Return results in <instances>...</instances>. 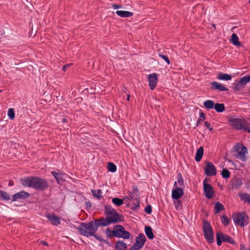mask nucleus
<instances>
[{"mask_svg": "<svg viewBox=\"0 0 250 250\" xmlns=\"http://www.w3.org/2000/svg\"><path fill=\"white\" fill-rule=\"evenodd\" d=\"M116 210L115 209L113 208L112 206L110 205L106 204L104 206V214L105 215H107V212H113Z\"/></svg>", "mask_w": 250, "mask_h": 250, "instance_id": "37998d69", "label": "nucleus"}, {"mask_svg": "<svg viewBox=\"0 0 250 250\" xmlns=\"http://www.w3.org/2000/svg\"><path fill=\"white\" fill-rule=\"evenodd\" d=\"M70 64H65L62 67V69L64 71H65L67 68V67L70 66Z\"/></svg>", "mask_w": 250, "mask_h": 250, "instance_id": "13d9d810", "label": "nucleus"}, {"mask_svg": "<svg viewBox=\"0 0 250 250\" xmlns=\"http://www.w3.org/2000/svg\"><path fill=\"white\" fill-rule=\"evenodd\" d=\"M230 41L235 46H240L241 42L239 41V38L235 33H233L231 36Z\"/></svg>", "mask_w": 250, "mask_h": 250, "instance_id": "bb28decb", "label": "nucleus"}, {"mask_svg": "<svg viewBox=\"0 0 250 250\" xmlns=\"http://www.w3.org/2000/svg\"><path fill=\"white\" fill-rule=\"evenodd\" d=\"M115 250H127V244L123 241L118 240L115 244Z\"/></svg>", "mask_w": 250, "mask_h": 250, "instance_id": "6ab92c4d", "label": "nucleus"}, {"mask_svg": "<svg viewBox=\"0 0 250 250\" xmlns=\"http://www.w3.org/2000/svg\"><path fill=\"white\" fill-rule=\"evenodd\" d=\"M233 221L235 224L244 227L249 224V216L245 212H242L236 214L233 217Z\"/></svg>", "mask_w": 250, "mask_h": 250, "instance_id": "0eeeda50", "label": "nucleus"}, {"mask_svg": "<svg viewBox=\"0 0 250 250\" xmlns=\"http://www.w3.org/2000/svg\"><path fill=\"white\" fill-rule=\"evenodd\" d=\"M140 199H138V198H135V201L137 202V203H133L134 206L131 208V209L135 211L137 210L140 208Z\"/></svg>", "mask_w": 250, "mask_h": 250, "instance_id": "c03bdc74", "label": "nucleus"}, {"mask_svg": "<svg viewBox=\"0 0 250 250\" xmlns=\"http://www.w3.org/2000/svg\"><path fill=\"white\" fill-rule=\"evenodd\" d=\"M230 125L234 128L243 130L250 133V123L246 120L230 118L229 120Z\"/></svg>", "mask_w": 250, "mask_h": 250, "instance_id": "20e7f679", "label": "nucleus"}, {"mask_svg": "<svg viewBox=\"0 0 250 250\" xmlns=\"http://www.w3.org/2000/svg\"><path fill=\"white\" fill-rule=\"evenodd\" d=\"M234 151L237 152V154L235 157L240 159L242 161H246L247 157L246 154L248 153L247 147L244 145L240 143H237L233 147Z\"/></svg>", "mask_w": 250, "mask_h": 250, "instance_id": "423d86ee", "label": "nucleus"}, {"mask_svg": "<svg viewBox=\"0 0 250 250\" xmlns=\"http://www.w3.org/2000/svg\"><path fill=\"white\" fill-rule=\"evenodd\" d=\"M105 234L108 238L114 237V233L113 229L111 230L110 228H107L105 230Z\"/></svg>", "mask_w": 250, "mask_h": 250, "instance_id": "a18cd8bd", "label": "nucleus"}, {"mask_svg": "<svg viewBox=\"0 0 250 250\" xmlns=\"http://www.w3.org/2000/svg\"><path fill=\"white\" fill-rule=\"evenodd\" d=\"M210 84L211 90H217L219 91H228L229 90L228 88L216 81L212 82Z\"/></svg>", "mask_w": 250, "mask_h": 250, "instance_id": "dca6fc26", "label": "nucleus"}, {"mask_svg": "<svg viewBox=\"0 0 250 250\" xmlns=\"http://www.w3.org/2000/svg\"><path fill=\"white\" fill-rule=\"evenodd\" d=\"M206 167L204 168L205 174L208 176H212L216 175L217 170L214 165L210 162L205 161Z\"/></svg>", "mask_w": 250, "mask_h": 250, "instance_id": "1a4fd4ad", "label": "nucleus"}, {"mask_svg": "<svg viewBox=\"0 0 250 250\" xmlns=\"http://www.w3.org/2000/svg\"><path fill=\"white\" fill-rule=\"evenodd\" d=\"M145 232L148 239L152 240L154 238V235L153 233V229L150 226H146L145 227Z\"/></svg>", "mask_w": 250, "mask_h": 250, "instance_id": "412c9836", "label": "nucleus"}, {"mask_svg": "<svg viewBox=\"0 0 250 250\" xmlns=\"http://www.w3.org/2000/svg\"><path fill=\"white\" fill-rule=\"evenodd\" d=\"M203 231H207L213 230L210 223L206 220H203Z\"/></svg>", "mask_w": 250, "mask_h": 250, "instance_id": "c85d7f7f", "label": "nucleus"}, {"mask_svg": "<svg viewBox=\"0 0 250 250\" xmlns=\"http://www.w3.org/2000/svg\"><path fill=\"white\" fill-rule=\"evenodd\" d=\"M21 183L24 187L31 188L38 191H44L49 188L48 181L39 176L25 177L21 179Z\"/></svg>", "mask_w": 250, "mask_h": 250, "instance_id": "f257e3e1", "label": "nucleus"}, {"mask_svg": "<svg viewBox=\"0 0 250 250\" xmlns=\"http://www.w3.org/2000/svg\"><path fill=\"white\" fill-rule=\"evenodd\" d=\"M158 56L162 58L168 64L170 63V61L167 55L161 53H159Z\"/></svg>", "mask_w": 250, "mask_h": 250, "instance_id": "09e8293b", "label": "nucleus"}, {"mask_svg": "<svg viewBox=\"0 0 250 250\" xmlns=\"http://www.w3.org/2000/svg\"><path fill=\"white\" fill-rule=\"evenodd\" d=\"M203 233L205 238L208 243L212 244L214 242V235L213 230L203 232Z\"/></svg>", "mask_w": 250, "mask_h": 250, "instance_id": "a211bd4d", "label": "nucleus"}, {"mask_svg": "<svg viewBox=\"0 0 250 250\" xmlns=\"http://www.w3.org/2000/svg\"><path fill=\"white\" fill-rule=\"evenodd\" d=\"M249 82H250V75L245 76L240 79V83L243 84L244 86Z\"/></svg>", "mask_w": 250, "mask_h": 250, "instance_id": "58836bf2", "label": "nucleus"}, {"mask_svg": "<svg viewBox=\"0 0 250 250\" xmlns=\"http://www.w3.org/2000/svg\"><path fill=\"white\" fill-rule=\"evenodd\" d=\"M41 243L44 246H48V243L46 241H41Z\"/></svg>", "mask_w": 250, "mask_h": 250, "instance_id": "680f3d73", "label": "nucleus"}, {"mask_svg": "<svg viewBox=\"0 0 250 250\" xmlns=\"http://www.w3.org/2000/svg\"><path fill=\"white\" fill-rule=\"evenodd\" d=\"M177 178V181L175 182L174 184V187H177V184H178L180 187H184V180L181 173L179 172L178 173Z\"/></svg>", "mask_w": 250, "mask_h": 250, "instance_id": "393cba45", "label": "nucleus"}, {"mask_svg": "<svg viewBox=\"0 0 250 250\" xmlns=\"http://www.w3.org/2000/svg\"><path fill=\"white\" fill-rule=\"evenodd\" d=\"M130 233L129 231L126 230L125 228L123 227L120 234V238L125 239H128L130 238Z\"/></svg>", "mask_w": 250, "mask_h": 250, "instance_id": "473e14b6", "label": "nucleus"}, {"mask_svg": "<svg viewBox=\"0 0 250 250\" xmlns=\"http://www.w3.org/2000/svg\"><path fill=\"white\" fill-rule=\"evenodd\" d=\"M203 190L205 196L208 199H212L214 194L213 187L209 184H204Z\"/></svg>", "mask_w": 250, "mask_h": 250, "instance_id": "9d476101", "label": "nucleus"}, {"mask_svg": "<svg viewBox=\"0 0 250 250\" xmlns=\"http://www.w3.org/2000/svg\"><path fill=\"white\" fill-rule=\"evenodd\" d=\"M123 228V226L120 225H117L113 227L114 237L120 238V234Z\"/></svg>", "mask_w": 250, "mask_h": 250, "instance_id": "a878e982", "label": "nucleus"}, {"mask_svg": "<svg viewBox=\"0 0 250 250\" xmlns=\"http://www.w3.org/2000/svg\"><path fill=\"white\" fill-rule=\"evenodd\" d=\"M240 200L250 204V194L247 193H240L239 195Z\"/></svg>", "mask_w": 250, "mask_h": 250, "instance_id": "2f4dec72", "label": "nucleus"}, {"mask_svg": "<svg viewBox=\"0 0 250 250\" xmlns=\"http://www.w3.org/2000/svg\"><path fill=\"white\" fill-rule=\"evenodd\" d=\"M184 194V189L183 188L175 187L173 189L171 193V197L174 200H179Z\"/></svg>", "mask_w": 250, "mask_h": 250, "instance_id": "9b49d317", "label": "nucleus"}, {"mask_svg": "<svg viewBox=\"0 0 250 250\" xmlns=\"http://www.w3.org/2000/svg\"><path fill=\"white\" fill-rule=\"evenodd\" d=\"M210 182V180L209 179H208V178H206L204 181H203V185H204V184H208L207 182Z\"/></svg>", "mask_w": 250, "mask_h": 250, "instance_id": "4d7b16f0", "label": "nucleus"}, {"mask_svg": "<svg viewBox=\"0 0 250 250\" xmlns=\"http://www.w3.org/2000/svg\"><path fill=\"white\" fill-rule=\"evenodd\" d=\"M91 236H93L95 239L99 240L100 242H106V240L104 239L100 235L96 234V232H94Z\"/></svg>", "mask_w": 250, "mask_h": 250, "instance_id": "49530a36", "label": "nucleus"}, {"mask_svg": "<svg viewBox=\"0 0 250 250\" xmlns=\"http://www.w3.org/2000/svg\"><path fill=\"white\" fill-rule=\"evenodd\" d=\"M204 125L210 131L213 130V128L211 126V124L208 122H205Z\"/></svg>", "mask_w": 250, "mask_h": 250, "instance_id": "3c124183", "label": "nucleus"}, {"mask_svg": "<svg viewBox=\"0 0 250 250\" xmlns=\"http://www.w3.org/2000/svg\"><path fill=\"white\" fill-rule=\"evenodd\" d=\"M14 185V182L12 180L9 181V184H8V186L11 187Z\"/></svg>", "mask_w": 250, "mask_h": 250, "instance_id": "052dcab7", "label": "nucleus"}, {"mask_svg": "<svg viewBox=\"0 0 250 250\" xmlns=\"http://www.w3.org/2000/svg\"><path fill=\"white\" fill-rule=\"evenodd\" d=\"M91 192L92 193L93 196L94 197H96L97 199L101 200L103 198V196L102 195V191L101 189H91Z\"/></svg>", "mask_w": 250, "mask_h": 250, "instance_id": "72a5a7b5", "label": "nucleus"}, {"mask_svg": "<svg viewBox=\"0 0 250 250\" xmlns=\"http://www.w3.org/2000/svg\"><path fill=\"white\" fill-rule=\"evenodd\" d=\"M15 111L13 108H9L8 111V116L10 119L13 120L15 118Z\"/></svg>", "mask_w": 250, "mask_h": 250, "instance_id": "de8ad7c7", "label": "nucleus"}, {"mask_svg": "<svg viewBox=\"0 0 250 250\" xmlns=\"http://www.w3.org/2000/svg\"><path fill=\"white\" fill-rule=\"evenodd\" d=\"M46 217L53 225L58 226L61 224L60 217L55 215L53 213L52 214L48 213L46 215Z\"/></svg>", "mask_w": 250, "mask_h": 250, "instance_id": "4468645a", "label": "nucleus"}, {"mask_svg": "<svg viewBox=\"0 0 250 250\" xmlns=\"http://www.w3.org/2000/svg\"><path fill=\"white\" fill-rule=\"evenodd\" d=\"M125 200V201H126V200H129L130 201V199H129V196H125L124 197V200Z\"/></svg>", "mask_w": 250, "mask_h": 250, "instance_id": "0e129e2a", "label": "nucleus"}, {"mask_svg": "<svg viewBox=\"0 0 250 250\" xmlns=\"http://www.w3.org/2000/svg\"><path fill=\"white\" fill-rule=\"evenodd\" d=\"M51 173L56 179L58 184L61 185L65 181L63 177L65 174L61 173L59 170L57 169V171H52Z\"/></svg>", "mask_w": 250, "mask_h": 250, "instance_id": "2eb2a0df", "label": "nucleus"}, {"mask_svg": "<svg viewBox=\"0 0 250 250\" xmlns=\"http://www.w3.org/2000/svg\"><path fill=\"white\" fill-rule=\"evenodd\" d=\"M146 238L143 233H140L135 238V243L128 249V250H140L144 246Z\"/></svg>", "mask_w": 250, "mask_h": 250, "instance_id": "6e6552de", "label": "nucleus"}, {"mask_svg": "<svg viewBox=\"0 0 250 250\" xmlns=\"http://www.w3.org/2000/svg\"><path fill=\"white\" fill-rule=\"evenodd\" d=\"M217 79L220 80L229 81L232 79V76L228 74L219 72L217 76Z\"/></svg>", "mask_w": 250, "mask_h": 250, "instance_id": "b1692460", "label": "nucleus"}, {"mask_svg": "<svg viewBox=\"0 0 250 250\" xmlns=\"http://www.w3.org/2000/svg\"><path fill=\"white\" fill-rule=\"evenodd\" d=\"M100 227H102L99 219H94L93 221L88 223L81 222L77 228L79 232L82 235L88 237L91 236L94 232H96Z\"/></svg>", "mask_w": 250, "mask_h": 250, "instance_id": "f03ea898", "label": "nucleus"}, {"mask_svg": "<svg viewBox=\"0 0 250 250\" xmlns=\"http://www.w3.org/2000/svg\"><path fill=\"white\" fill-rule=\"evenodd\" d=\"M10 199V195L6 191L0 190V200L8 201Z\"/></svg>", "mask_w": 250, "mask_h": 250, "instance_id": "f704fd0d", "label": "nucleus"}, {"mask_svg": "<svg viewBox=\"0 0 250 250\" xmlns=\"http://www.w3.org/2000/svg\"><path fill=\"white\" fill-rule=\"evenodd\" d=\"M107 170L109 172H115L117 170L116 166L112 162H108L107 167Z\"/></svg>", "mask_w": 250, "mask_h": 250, "instance_id": "e433bc0d", "label": "nucleus"}, {"mask_svg": "<svg viewBox=\"0 0 250 250\" xmlns=\"http://www.w3.org/2000/svg\"><path fill=\"white\" fill-rule=\"evenodd\" d=\"M105 218L101 217L99 218L102 227H106L112 224H115L123 222L124 217L122 214H119L117 210L113 212H107Z\"/></svg>", "mask_w": 250, "mask_h": 250, "instance_id": "7ed1b4c3", "label": "nucleus"}, {"mask_svg": "<svg viewBox=\"0 0 250 250\" xmlns=\"http://www.w3.org/2000/svg\"><path fill=\"white\" fill-rule=\"evenodd\" d=\"M86 209H89L91 208L92 205L90 201L85 202Z\"/></svg>", "mask_w": 250, "mask_h": 250, "instance_id": "5fc2aeb1", "label": "nucleus"}, {"mask_svg": "<svg viewBox=\"0 0 250 250\" xmlns=\"http://www.w3.org/2000/svg\"><path fill=\"white\" fill-rule=\"evenodd\" d=\"M204 155V148L203 146H200L196 151V155L195 156V160L196 162H200Z\"/></svg>", "mask_w": 250, "mask_h": 250, "instance_id": "aec40b11", "label": "nucleus"}, {"mask_svg": "<svg viewBox=\"0 0 250 250\" xmlns=\"http://www.w3.org/2000/svg\"><path fill=\"white\" fill-rule=\"evenodd\" d=\"M240 247H241V249H242L243 250H249V248H246L245 247V246L243 244H241Z\"/></svg>", "mask_w": 250, "mask_h": 250, "instance_id": "bf43d9fd", "label": "nucleus"}, {"mask_svg": "<svg viewBox=\"0 0 250 250\" xmlns=\"http://www.w3.org/2000/svg\"><path fill=\"white\" fill-rule=\"evenodd\" d=\"M214 109L218 113H221L225 110V106L224 104L216 103Z\"/></svg>", "mask_w": 250, "mask_h": 250, "instance_id": "7c9ffc66", "label": "nucleus"}, {"mask_svg": "<svg viewBox=\"0 0 250 250\" xmlns=\"http://www.w3.org/2000/svg\"><path fill=\"white\" fill-rule=\"evenodd\" d=\"M145 212H146L148 214H150L152 212V207L150 205H147L146 207L144 209Z\"/></svg>", "mask_w": 250, "mask_h": 250, "instance_id": "8fccbe9b", "label": "nucleus"}, {"mask_svg": "<svg viewBox=\"0 0 250 250\" xmlns=\"http://www.w3.org/2000/svg\"><path fill=\"white\" fill-rule=\"evenodd\" d=\"M126 204V206L127 207H129V205L130 204L129 202H127L126 203V201H125V203Z\"/></svg>", "mask_w": 250, "mask_h": 250, "instance_id": "774afa93", "label": "nucleus"}, {"mask_svg": "<svg viewBox=\"0 0 250 250\" xmlns=\"http://www.w3.org/2000/svg\"><path fill=\"white\" fill-rule=\"evenodd\" d=\"M215 104L214 102L211 100H208L203 103L204 106L207 110L214 109Z\"/></svg>", "mask_w": 250, "mask_h": 250, "instance_id": "5701e85b", "label": "nucleus"}, {"mask_svg": "<svg viewBox=\"0 0 250 250\" xmlns=\"http://www.w3.org/2000/svg\"><path fill=\"white\" fill-rule=\"evenodd\" d=\"M214 213H218L221 211L225 210V208L224 205L220 203L219 202H217L214 205Z\"/></svg>", "mask_w": 250, "mask_h": 250, "instance_id": "cd10ccee", "label": "nucleus"}, {"mask_svg": "<svg viewBox=\"0 0 250 250\" xmlns=\"http://www.w3.org/2000/svg\"><path fill=\"white\" fill-rule=\"evenodd\" d=\"M30 193L24 190H21L12 195L11 202H14L18 199H26L29 197Z\"/></svg>", "mask_w": 250, "mask_h": 250, "instance_id": "f8f14e48", "label": "nucleus"}, {"mask_svg": "<svg viewBox=\"0 0 250 250\" xmlns=\"http://www.w3.org/2000/svg\"><path fill=\"white\" fill-rule=\"evenodd\" d=\"M244 87L245 86L243 85V84L240 83V80H239L233 83L232 88L234 91L235 92H238Z\"/></svg>", "mask_w": 250, "mask_h": 250, "instance_id": "c756f323", "label": "nucleus"}, {"mask_svg": "<svg viewBox=\"0 0 250 250\" xmlns=\"http://www.w3.org/2000/svg\"><path fill=\"white\" fill-rule=\"evenodd\" d=\"M148 81L149 82V86L151 90H153L157 85L158 81V76L156 73H153L148 75Z\"/></svg>", "mask_w": 250, "mask_h": 250, "instance_id": "ddd939ff", "label": "nucleus"}, {"mask_svg": "<svg viewBox=\"0 0 250 250\" xmlns=\"http://www.w3.org/2000/svg\"><path fill=\"white\" fill-rule=\"evenodd\" d=\"M129 99H130V95L129 94H127V100L128 101H129Z\"/></svg>", "mask_w": 250, "mask_h": 250, "instance_id": "338daca9", "label": "nucleus"}, {"mask_svg": "<svg viewBox=\"0 0 250 250\" xmlns=\"http://www.w3.org/2000/svg\"><path fill=\"white\" fill-rule=\"evenodd\" d=\"M116 13L118 16L122 18L130 17L133 14V13L131 12L123 10H118L116 12Z\"/></svg>", "mask_w": 250, "mask_h": 250, "instance_id": "4be33fe9", "label": "nucleus"}, {"mask_svg": "<svg viewBox=\"0 0 250 250\" xmlns=\"http://www.w3.org/2000/svg\"><path fill=\"white\" fill-rule=\"evenodd\" d=\"M112 7L114 9H118V8H121V5H119V4H112Z\"/></svg>", "mask_w": 250, "mask_h": 250, "instance_id": "6e6d98bb", "label": "nucleus"}, {"mask_svg": "<svg viewBox=\"0 0 250 250\" xmlns=\"http://www.w3.org/2000/svg\"><path fill=\"white\" fill-rule=\"evenodd\" d=\"M216 239L217 245L218 246H220L223 242H228L233 245H235L236 244L232 237L227 234H224L221 231L216 232Z\"/></svg>", "mask_w": 250, "mask_h": 250, "instance_id": "39448f33", "label": "nucleus"}, {"mask_svg": "<svg viewBox=\"0 0 250 250\" xmlns=\"http://www.w3.org/2000/svg\"><path fill=\"white\" fill-rule=\"evenodd\" d=\"M132 191L131 192L136 196L135 198H138V199H140V194L138 187L133 186H132Z\"/></svg>", "mask_w": 250, "mask_h": 250, "instance_id": "79ce46f5", "label": "nucleus"}, {"mask_svg": "<svg viewBox=\"0 0 250 250\" xmlns=\"http://www.w3.org/2000/svg\"><path fill=\"white\" fill-rule=\"evenodd\" d=\"M104 243L107 244L109 246H112L111 244L110 243V242L109 241H107V240H106V242H104Z\"/></svg>", "mask_w": 250, "mask_h": 250, "instance_id": "69168bd1", "label": "nucleus"}, {"mask_svg": "<svg viewBox=\"0 0 250 250\" xmlns=\"http://www.w3.org/2000/svg\"><path fill=\"white\" fill-rule=\"evenodd\" d=\"M173 204H174V205L175 206V208H178L179 206L180 205H181L182 203H181V202L180 200H176V201H173Z\"/></svg>", "mask_w": 250, "mask_h": 250, "instance_id": "603ef678", "label": "nucleus"}, {"mask_svg": "<svg viewBox=\"0 0 250 250\" xmlns=\"http://www.w3.org/2000/svg\"><path fill=\"white\" fill-rule=\"evenodd\" d=\"M68 121L67 118H63L62 119V122L63 123H67Z\"/></svg>", "mask_w": 250, "mask_h": 250, "instance_id": "e2e57ef3", "label": "nucleus"}, {"mask_svg": "<svg viewBox=\"0 0 250 250\" xmlns=\"http://www.w3.org/2000/svg\"><path fill=\"white\" fill-rule=\"evenodd\" d=\"M221 222L225 226H228L229 224L230 220L225 215H223L221 217Z\"/></svg>", "mask_w": 250, "mask_h": 250, "instance_id": "a19ab883", "label": "nucleus"}, {"mask_svg": "<svg viewBox=\"0 0 250 250\" xmlns=\"http://www.w3.org/2000/svg\"><path fill=\"white\" fill-rule=\"evenodd\" d=\"M128 194L129 195L128 196H129L130 201H131V200H134L135 201V198L134 197L135 195H134L133 193H132L130 191H128Z\"/></svg>", "mask_w": 250, "mask_h": 250, "instance_id": "864d4df0", "label": "nucleus"}, {"mask_svg": "<svg viewBox=\"0 0 250 250\" xmlns=\"http://www.w3.org/2000/svg\"><path fill=\"white\" fill-rule=\"evenodd\" d=\"M112 202L115 206H116L117 207H120L124 204V199L117 198V197H114V198H112Z\"/></svg>", "mask_w": 250, "mask_h": 250, "instance_id": "c9c22d12", "label": "nucleus"}, {"mask_svg": "<svg viewBox=\"0 0 250 250\" xmlns=\"http://www.w3.org/2000/svg\"><path fill=\"white\" fill-rule=\"evenodd\" d=\"M221 174L223 178L228 179L230 176V172L227 168H223L221 171Z\"/></svg>", "mask_w": 250, "mask_h": 250, "instance_id": "ea45409f", "label": "nucleus"}, {"mask_svg": "<svg viewBox=\"0 0 250 250\" xmlns=\"http://www.w3.org/2000/svg\"><path fill=\"white\" fill-rule=\"evenodd\" d=\"M199 115L200 118L198 119L196 122V127L198 126L201 124V122H204L206 119V115L205 113L201 110L200 111Z\"/></svg>", "mask_w": 250, "mask_h": 250, "instance_id": "4c0bfd02", "label": "nucleus"}, {"mask_svg": "<svg viewBox=\"0 0 250 250\" xmlns=\"http://www.w3.org/2000/svg\"><path fill=\"white\" fill-rule=\"evenodd\" d=\"M242 184L243 181L241 178H236L234 180H231L229 186L232 189H236L239 188L242 185Z\"/></svg>", "mask_w": 250, "mask_h": 250, "instance_id": "f3484780", "label": "nucleus"}]
</instances>
